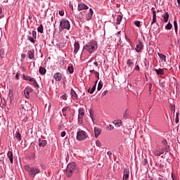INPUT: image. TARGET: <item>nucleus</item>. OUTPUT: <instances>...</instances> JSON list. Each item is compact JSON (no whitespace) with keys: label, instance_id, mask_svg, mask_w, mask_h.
Returning <instances> with one entry per match:
<instances>
[{"label":"nucleus","instance_id":"4d7b16f0","mask_svg":"<svg viewBox=\"0 0 180 180\" xmlns=\"http://www.w3.org/2000/svg\"><path fill=\"white\" fill-rule=\"evenodd\" d=\"M94 74H95L96 78H98V79H99V72L96 71L94 72Z\"/></svg>","mask_w":180,"mask_h":180},{"label":"nucleus","instance_id":"864d4df0","mask_svg":"<svg viewBox=\"0 0 180 180\" xmlns=\"http://www.w3.org/2000/svg\"><path fill=\"white\" fill-rule=\"evenodd\" d=\"M147 164H148V160H147V159H144L143 161V165H147Z\"/></svg>","mask_w":180,"mask_h":180},{"label":"nucleus","instance_id":"72a5a7b5","mask_svg":"<svg viewBox=\"0 0 180 180\" xmlns=\"http://www.w3.org/2000/svg\"><path fill=\"white\" fill-rule=\"evenodd\" d=\"M64 129V123H63V120H60L58 124V130H63Z\"/></svg>","mask_w":180,"mask_h":180},{"label":"nucleus","instance_id":"7c9ffc66","mask_svg":"<svg viewBox=\"0 0 180 180\" xmlns=\"http://www.w3.org/2000/svg\"><path fill=\"white\" fill-rule=\"evenodd\" d=\"M44 27H43V25L41 24V25H39V27H37V32H38L39 33L43 34V33H44Z\"/></svg>","mask_w":180,"mask_h":180},{"label":"nucleus","instance_id":"0e129e2a","mask_svg":"<svg viewBox=\"0 0 180 180\" xmlns=\"http://www.w3.org/2000/svg\"><path fill=\"white\" fill-rule=\"evenodd\" d=\"M107 155H108V157H110H110H112V152H111V151H108V152L107 153Z\"/></svg>","mask_w":180,"mask_h":180},{"label":"nucleus","instance_id":"ea45409f","mask_svg":"<svg viewBox=\"0 0 180 180\" xmlns=\"http://www.w3.org/2000/svg\"><path fill=\"white\" fill-rule=\"evenodd\" d=\"M68 70L69 71L70 74H72L74 72V67L73 66H69L68 68Z\"/></svg>","mask_w":180,"mask_h":180},{"label":"nucleus","instance_id":"473e14b6","mask_svg":"<svg viewBox=\"0 0 180 180\" xmlns=\"http://www.w3.org/2000/svg\"><path fill=\"white\" fill-rule=\"evenodd\" d=\"M102 88H103V84L102 83L101 81H100L98 84L97 91H101V89H102Z\"/></svg>","mask_w":180,"mask_h":180},{"label":"nucleus","instance_id":"6e6552de","mask_svg":"<svg viewBox=\"0 0 180 180\" xmlns=\"http://www.w3.org/2000/svg\"><path fill=\"white\" fill-rule=\"evenodd\" d=\"M143 42L141 41H138V42H136V53H140V51H141V50L143 49Z\"/></svg>","mask_w":180,"mask_h":180},{"label":"nucleus","instance_id":"680f3d73","mask_svg":"<svg viewBox=\"0 0 180 180\" xmlns=\"http://www.w3.org/2000/svg\"><path fill=\"white\" fill-rule=\"evenodd\" d=\"M19 77H20V73L17 72V74L15 75V79H19Z\"/></svg>","mask_w":180,"mask_h":180},{"label":"nucleus","instance_id":"69168bd1","mask_svg":"<svg viewBox=\"0 0 180 180\" xmlns=\"http://www.w3.org/2000/svg\"><path fill=\"white\" fill-rule=\"evenodd\" d=\"M21 58H22L23 60H25V58H26V54L22 53V54L21 55Z\"/></svg>","mask_w":180,"mask_h":180},{"label":"nucleus","instance_id":"dca6fc26","mask_svg":"<svg viewBox=\"0 0 180 180\" xmlns=\"http://www.w3.org/2000/svg\"><path fill=\"white\" fill-rule=\"evenodd\" d=\"M30 82H31L30 84L33 85V86H34V88H36L37 89H39V88H40V86L39 85L37 82L34 79V78L32 77Z\"/></svg>","mask_w":180,"mask_h":180},{"label":"nucleus","instance_id":"052dcab7","mask_svg":"<svg viewBox=\"0 0 180 180\" xmlns=\"http://www.w3.org/2000/svg\"><path fill=\"white\" fill-rule=\"evenodd\" d=\"M134 70H136V71H140V66H139V65H136L135 66Z\"/></svg>","mask_w":180,"mask_h":180},{"label":"nucleus","instance_id":"c85d7f7f","mask_svg":"<svg viewBox=\"0 0 180 180\" xmlns=\"http://www.w3.org/2000/svg\"><path fill=\"white\" fill-rule=\"evenodd\" d=\"M15 139L16 140H18V141H20V140H22V135L20 134V133H19V131H16Z\"/></svg>","mask_w":180,"mask_h":180},{"label":"nucleus","instance_id":"f257e3e1","mask_svg":"<svg viewBox=\"0 0 180 180\" xmlns=\"http://www.w3.org/2000/svg\"><path fill=\"white\" fill-rule=\"evenodd\" d=\"M96 50H98V42L93 40L84 46L82 53L86 51L89 54H92L95 53Z\"/></svg>","mask_w":180,"mask_h":180},{"label":"nucleus","instance_id":"6e6d98bb","mask_svg":"<svg viewBox=\"0 0 180 180\" xmlns=\"http://www.w3.org/2000/svg\"><path fill=\"white\" fill-rule=\"evenodd\" d=\"M152 88H153V84H149V92H150V95H151Z\"/></svg>","mask_w":180,"mask_h":180},{"label":"nucleus","instance_id":"a18cd8bd","mask_svg":"<svg viewBox=\"0 0 180 180\" xmlns=\"http://www.w3.org/2000/svg\"><path fill=\"white\" fill-rule=\"evenodd\" d=\"M155 167H158V168H163L164 165H162V164H161V163L156 162L155 163Z\"/></svg>","mask_w":180,"mask_h":180},{"label":"nucleus","instance_id":"4c0bfd02","mask_svg":"<svg viewBox=\"0 0 180 180\" xmlns=\"http://www.w3.org/2000/svg\"><path fill=\"white\" fill-rule=\"evenodd\" d=\"M175 123H179V112L176 113Z\"/></svg>","mask_w":180,"mask_h":180},{"label":"nucleus","instance_id":"8fccbe9b","mask_svg":"<svg viewBox=\"0 0 180 180\" xmlns=\"http://www.w3.org/2000/svg\"><path fill=\"white\" fill-rule=\"evenodd\" d=\"M33 77H30V76H26L25 79V81H31V79H32Z\"/></svg>","mask_w":180,"mask_h":180},{"label":"nucleus","instance_id":"e2e57ef3","mask_svg":"<svg viewBox=\"0 0 180 180\" xmlns=\"http://www.w3.org/2000/svg\"><path fill=\"white\" fill-rule=\"evenodd\" d=\"M59 15H60V16H64V11H59Z\"/></svg>","mask_w":180,"mask_h":180},{"label":"nucleus","instance_id":"774afa93","mask_svg":"<svg viewBox=\"0 0 180 180\" xmlns=\"http://www.w3.org/2000/svg\"><path fill=\"white\" fill-rule=\"evenodd\" d=\"M178 4V7L180 8V0H176Z\"/></svg>","mask_w":180,"mask_h":180},{"label":"nucleus","instance_id":"5701e85b","mask_svg":"<svg viewBox=\"0 0 180 180\" xmlns=\"http://www.w3.org/2000/svg\"><path fill=\"white\" fill-rule=\"evenodd\" d=\"M164 153V149L162 148H159L158 150L155 151V155L156 157H160L162 153Z\"/></svg>","mask_w":180,"mask_h":180},{"label":"nucleus","instance_id":"09e8293b","mask_svg":"<svg viewBox=\"0 0 180 180\" xmlns=\"http://www.w3.org/2000/svg\"><path fill=\"white\" fill-rule=\"evenodd\" d=\"M89 115L91 120L94 122V112L91 110H89Z\"/></svg>","mask_w":180,"mask_h":180},{"label":"nucleus","instance_id":"4be33fe9","mask_svg":"<svg viewBox=\"0 0 180 180\" xmlns=\"http://www.w3.org/2000/svg\"><path fill=\"white\" fill-rule=\"evenodd\" d=\"M162 18H164L163 20L165 23H167V22H168V19H169V13H168V12H165L163 15H162Z\"/></svg>","mask_w":180,"mask_h":180},{"label":"nucleus","instance_id":"f03ea898","mask_svg":"<svg viewBox=\"0 0 180 180\" xmlns=\"http://www.w3.org/2000/svg\"><path fill=\"white\" fill-rule=\"evenodd\" d=\"M77 169V165L75 163L68 164L66 168V175L68 178H71L72 176V174H74V171Z\"/></svg>","mask_w":180,"mask_h":180},{"label":"nucleus","instance_id":"1a4fd4ad","mask_svg":"<svg viewBox=\"0 0 180 180\" xmlns=\"http://www.w3.org/2000/svg\"><path fill=\"white\" fill-rule=\"evenodd\" d=\"M53 78L56 82H60L63 79V74L56 72L53 75Z\"/></svg>","mask_w":180,"mask_h":180},{"label":"nucleus","instance_id":"20e7f679","mask_svg":"<svg viewBox=\"0 0 180 180\" xmlns=\"http://www.w3.org/2000/svg\"><path fill=\"white\" fill-rule=\"evenodd\" d=\"M59 27H60L61 30H64V29L70 30V29H71V24L68 20L63 18L60 21Z\"/></svg>","mask_w":180,"mask_h":180},{"label":"nucleus","instance_id":"a878e982","mask_svg":"<svg viewBox=\"0 0 180 180\" xmlns=\"http://www.w3.org/2000/svg\"><path fill=\"white\" fill-rule=\"evenodd\" d=\"M157 22V14L155 13V11H153V20L151 22V25H154Z\"/></svg>","mask_w":180,"mask_h":180},{"label":"nucleus","instance_id":"9d476101","mask_svg":"<svg viewBox=\"0 0 180 180\" xmlns=\"http://www.w3.org/2000/svg\"><path fill=\"white\" fill-rule=\"evenodd\" d=\"M79 49H81V46L79 45V42H75L74 44V54H77L78 51H79Z\"/></svg>","mask_w":180,"mask_h":180},{"label":"nucleus","instance_id":"b1692460","mask_svg":"<svg viewBox=\"0 0 180 180\" xmlns=\"http://www.w3.org/2000/svg\"><path fill=\"white\" fill-rule=\"evenodd\" d=\"M39 72L41 75H46V72H47V70H46L44 67H39Z\"/></svg>","mask_w":180,"mask_h":180},{"label":"nucleus","instance_id":"423d86ee","mask_svg":"<svg viewBox=\"0 0 180 180\" xmlns=\"http://www.w3.org/2000/svg\"><path fill=\"white\" fill-rule=\"evenodd\" d=\"M37 174H40V170L37 167H31L30 169L29 175L32 178H34Z\"/></svg>","mask_w":180,"mask_h":180},{"label":"nucleus","instance_id":"13d9d810","mask_svg":"<svg viewBox=\"0 0 180 180\" xmlns=\"http://www.w3.org/2000/svg\"><path fill=\"white\" fill-rule=\"evenodd\" d=\"M67 110H68V106L64 107V108L62 109V112H67Z\"/></svg>","mask_w":180,"mask_h":180},{"label":"nucleus","instance_id":"39448f33","mask_svg":"<svg viewBox=\"0 0 180 180\" xmlns=\"http://www.w3.org/2000/svg\"><path fill=\"white\" fill-rule=\"evenodd\" d=\"M78 113V123L79 124H82L84 123V116H85V109L79 108Z\"/></svg>","mask_w":180,"mask_h":180},{"label":"nucleus","instance_id":"de8ad7c7","mask_svg":"<svg viewBox=\"0 0 180 180\" xmlns=\"http://www.w3.org/2000/svg\"><path fill=\"white\" fill-rule=\"evenodd\" d=\"M162 144H163V146H167L168 142L167 141V139H162Z\"/></svg>","mask_w":180,"mask_h":180},{"label":"nucleus","instance_id":"f704fd0d","mask_svg":"<svg viewBox=\"0 0 180 180\" xmlns=\"http://www.w3.org/2000/svg\"><path fill=\"white\" fill-rule=\"evenodd\" d=\"M165 29L166 30H171V29H172V24H171V22H168L165 26Z\"/></svg>","mask_w":180,"mask_h":180},{"label":"nucleus","instance_id":"49530a36","mask_svg":"<svg viewBox=\"0 0 180 180\" xmlns=\"http://www.w3.org/2000/svg\"><path fill=\"white\" fill-rule=\"evenodd\" d=\"M31 168H32V167H29V165H25V171H27L28 173L30 172V169H31Z\"/></svg>","mask_w":180,"mask_h":180},{"label":"nucleus","instance_id":"2eb2a0df","mask_svg":"<svg viewBox=\"0 0 180 180\" xmlns=\"http://www.w3.org/2000/svg\"><path fill=\"white\" fill-rule=\"evenodd\" d=\"M130 117V111L129 109H126L124 112L123 113V119L124 120H127V119H129Z\"/></svg>","mask_w":180,"mask_h":180},{"label":"nucleus","instance_id":"a211bd4d","mask_svg":"<svg viewBox=\"0 0 180 180\" xmlns=\"http://www.w3.org/2000/svg\"><path fill=\"white\" fill-rule=\"evenodd\" d=\"M7 157L9 159L11 164H13V153H12V151L8 152Z\"/></svg>","mask_w":180,"mask_h":180},{"label":"nucleus","instance_id":"bb28decb","mask_svg":"<svg viewBox=\"0 0 180 180\" xmlns=\"http://www.w3.org/2000/svg\"><path fill=\"white\" fill-rule=\"evenodd\" d=\"M174 27L176 34H178V22L176 21V20H174Z\"/></svg>","mask_w":180,"mask_h":180},{"label":"nucleus","instance_id":"393cba45","mask_svg":"<svg viewBox=\"0 0 180 180\" xmlns=\"http://www.w3.org/2000/svg\"><path fill=\"white\" fill-rule=\"evenodd\" d=\"M154 71L158 74V75H164V69H154Z\"/></svg>","mask_w":180,"mask_h":180},{"label":"nucleus","instance_id":"bf43d9fd","mask_svg":"<svg viewBox=\"0 0 180 180\" xmlns=\"http://www.w3.org/2000/svg\"><path fill=\"white\" fill-rule=\"evenodd\" d=\"M65 134H66V133H65V131H63L60 133V136H61L62 137H65Z\"/></svg>","mask_w":180,"mask_h":180},{"label":"nucleus","instance_id":"4468645a","mask_svg":"<svg viewBox=\"0 0 180 180\" xmlns=\"http://www.w3.org/2000/svg\"><path fill=\"white\" fill-rule=\"evenodd\" d=\"M88 6H86L85 4L80 3L78 4L77 11H84V9H88Z\"/></svg>","mask_w":180,"mask_h":180},{"label":"nucleus","instance_id":"c9c22d12","mask_svg":"<svg viewBox=\"0 0 180 180\" xmlns=\"http://www.w3.org/2000/svg\"><path fill=\"white\" fill-rule=\"evenodd\" d=\"M127 64L128 65V67H133V65H134V63L131 62V60L128 59L127 60Z\"/></svg>","mask_w":180,"mask_h":180},{"label":"nucleus","instance_id":"9b49d317","mask_svg":"<svg viewBox=\"0 0 180 180\" xmlns=\"http://www.w3.org/2000/svg\"><path fill=\"white\" fill-rule=\"evenodd\" d=\"M39 147H46L47 146V141L43 139H39Z\"/></svg>","mask_w":180,"mask_h":180},{"label":"nucleus","instance_id":"e433bc0d","mask_svg":"<svg viewBox=\"0 0 180 180\" xmlns=\"http://www.w3.org/2000/svg\"><path fill=\"white\" fill-rule=\"evenodd\" d=\"M27 37L31 43H36V40H34V38L33 37L27 36Z\"/></svg>","mask_w":180,"mask_h":180},{"label":"nucleus","instance_id":"2f4dec72","mask_svg":"<svg viewBox=\"0 0 180 180\" xmlns=\"http://www.w3.org/2000/svg\"><path fill=\"white\" fill-rule=\"evenodd\" d=\"M158 54L160 60H165H165H167V56H165V55H164L162 53H158Z\"/></svg>","mask_w":180,"mask_h":180},{"label":"nucleus","instance_id":"cd10ccee","mask_svg":"<svg viewBox=\"0 0 180 180\" xmlns=\"http://www.w3.org/2000/svg\"><path fill=\"white\" fill-rule=\"evenodd\" d=\"M113 124H115V127H120L122 126V120L114 121Z\"/></svg>","mask_w":180,"mask_h":180},{"label":"nucleus","instance_id":"c03bdc74","mask_svg":"<svg viewBox=\"0 0 180 180\" xmlns=\"http://www.w3.org/2000/svg\"><path fill=\"white\" fill-rule=\"evenodd\" d=\"M32 37H34V39H37V32H36V31L33 30L32 32Z\"/></svg>","mask_w":180,"mask_h":180},{"label":"nucleus","instance_id":"7ed1b4c3","mask_svg":"<svg viewBox=\"0 0 180 180\" xmlns=\"http://www.w3.org/2000/svg\"><path fill=\"white\" fill-rule=\"evenodd\" d=\"M79 131L77 132L76 139L78 141H84V140H86L88 139V134L80 129H78Z\"/></svg>","mask_w":180,"mask_h":180},{"label":"nucleus","instance_id":"338daca9","mask_svg":"<svg viewBox=\"0 0 180 180\" xmlns=\"http://www.w3.org/2000/svg\"><path fill=\"white\" fill-rule=\"evenodd\" d=\"M94 65L96 66V67H98V62L95 61L94 63Z\"/></svg>","mask_w":180,"mask_h":180},{"label":"nucleus","instance_id":"58836bf2","mask_svg":"<svg viewBox=\"0 0 180 180\" xmlns=\"http://www.w3.org/2000/svg\"><path fill=\"white\" fill-rule=\"evenodd\" d=\"M162 150H165V153H169V145H166L165 147L162 148Z\"/></svg>","mask_w":180,"mask_h":180},{"label":"nucleus","instance_id":"f3484780","mask_svg":"<svg viewBox=\"0 0 180 180\" xmlns=\"http://www.w3.org/2000/svg\"><path fill=\"white\" fill-rule=\"evenodd\" d=\"M70 95L73 99L78 101V94H77V92H75L73 89H70Z\"/></svg>","mask_w":180,"mask_h":180},{"label":"nucleus","instance_id":"aec40b11","mask_svg":"<svg viewBox=\"0 0 180 180\" xmlns=\"http://www.w3.org/2000/svg\"><path fill=\"white\" fill-rule=\"evenodd\" d=\"M93 15H94V10H92V8H90L89 12L86 15V20H91V19H92Z\"/></svg>","mask_w":180,"mask_h":180},{"label":"nucleus","instance_id":"412c9836","mask_svg":"<svg viewBox=\"0 0 180 180\" xmlns=\"http://www.w3.org/2000/svg\"><path fill=\"white\" fill-rule=\"evenodd\" d=\"M96 84H98V80L96 81L95 84L93 86V87L91 89H89L87 92H89V94H94V92H95V90L96 89Z\"/></svg>","mask_w":180,"mask_h":180},{"label":"nucleus","instance_id":"6ab92c4d","mask_svg":"<svg viewBox=\"0 0 180 180\" xmlns=\"http://www.w3.org/2000/svg\"><path fill=\"white\" fill-rule=\"evenodd\" d=\"M101 132L102 131L101 130V129L94 127V134L96 139H98L99 137V134H101Z\"/></svg>","mask_w":180,"mask_h":180},{"label":"nucleus","instance_id":"0eeeda50","mask_svg":"<svg viewBox=\"0 0 180 180\" xmlns=\"http://www.w3.org/2000/svg\"><path fill=\"white\" fill-rule=\"evenodd\" d=\"M30 92H33V89H32L30 86H27L24 90L25 97L27 99L30 98Z\"/></svg>","mask_w":180,"mask_h":180},{"label":"nucleus","instance_id":"a19ab883","mask_svg":"<svg viewBox=\"0 0 180 180\" xmlns=\"http://www.w3.org/2000/svg\"><path fill=\"white\" fill-rule=\"evenodd\" d=\"M60 98H62V99H63V101H67V98H68V95L65 93L64 94H63V95L61 96Z\"/></svg>","mask_w":180,"mask_h":180},{"label":"nucleus","instance_id":"3c124183","mask_svg":"<svg viewBox=\"0 0 180 180\" xmlns=\"http://www.w3.org/2000/svg\"><path fill=\"white\" fill-rule=\"evenodd\" d=\"M96 145L97 147H101L102 146V143L99 141H96Z\"/></svg>","mask_w":180,"mask_h":180},{"label":"nucleus","instance_id":"c756f323","mask_svg":"<svg viewBox=\"0 0 180 180\" xmlns=\"http://www.w3.org/2000/svg\"><path fill=\"white\" fill-rule=\"evenodd\" d=\"M122 19L123 16H122L121 15H117L116 25H120V22H122Z\"/></svg>","mask_w":180,"mask_h":180},{"label":"nucleus","instance_id":"37998d69","mask_svg":"<svg viewBox=\"0 0 180 180\" xmlns=\"http://www.w3.org/2000/svg\"><path fill=\"white\" fill-rule=\"evenodd\" d=\"M170 110L171 112H173V113H175V105L170 104Z\"/></svg>","mask_w":180,"mask_h":180},{"label":"nucleus","instance_id":"ddd939ff","mask_svg":"<svg viewBox=\"0 0 180 180\" xmlns=\"http://www.w3.org/2000/svg\"><path fill=\"white\" fill-rule=\"evenodd\" d=\"M27 56H28V58H30V60H34V50L31 49V50L28 51Z\"/></svg>","mask_w":180,"mask_h":180},{"label":"nucleus","instance_id":"5fc2aeb1","mask_svg":"<svg viewBox=\"0 0 180 180\" xmlns=\"http://www.w3.org/2000/svg\"><path fill=\"white\" fill-rule=\"evenodd\" d=\"M108 130H113V129H115V127H113V125L110 124L109 127H108Z\"/></svg>","mask_w":180,"mask_h":180},{"label":"nucleus","instance_id":"f8f14e48","mask_svg":"<svg viewBox=\"0 0 180 180\" xmlns=\"http://www.w3.org/2000/svg\"><path fill=\"white\" fill-rule=\"evenodd\" d=\"M130 174V170L129 169H124L123 180H129V175Z\"/></svg>","mask_w":180,"mask_h":180},{"label":"nucleus","instance_id":"79ce46f5","mask_svg":"<svg viewBox=\"0 0 180 180\" xmlns=\"http://www.w3.org/2000/svg\"><path fill=\"white\" fill-rule=\"evenodd\" d=\"M141 22H140V21H139V20L134 21V25H135V26H136L137 27H140V26H141Z\"/></svg>","mask_w":180,"mask_h":180},{"label":"nucleus","instance_id":"603ef678","mask_svg":"<svg viewBox=\"0 0 180 180\" xmlns=\"http://www.w3.org/2000/svg\"><path fill=\"white\" fill-rule=\"evenodd\" d=\"M109 91L108 90L104 91L102 94L101 96H106V94L108 93Z\"/></svg>","mask_w":180,"mask_h":180}]
</instances>
